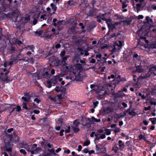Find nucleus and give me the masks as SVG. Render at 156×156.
<instances>
[{"mask_svg":"<svg viewBox=\"0 0 156 156\" xmlns=\"http://www.w3.org/2000/svg\"><path fill=\"white\" fill-rule=\"evenodd\" d=\"M22 108L26 110H28L29 108L27 107V104L26 103L23 102L22 105Z\"/></svg>","mask_w":156,"mask_h":156,"instance_id":"obj_34","label":"nucleus"},{"mask_svg":"<svg viewBox=\"0 0 156 156\" xmlns=\"http://www.w3.org/2000/svg\"><path fill=\"white\" fill-rule=\"evenodd\" d=\"M94 12L93 10H90L89 12V16H92L94 15Z\"/></svg>","mask_w":156,"mask_h":156,"instance_id":"obj_60","label":"nucleus"},{"mask_svg":"<svg viewBox=\"0 0 156 156\" xmlns=\"http://www.w3.org/2000/svg\"><path fill=\"white\" fill-rule=\"evenodd\" d=\"M149 102L151 105H154V106L156 105V101H149Z\"/></svg>","mask_w":156,"mask_h":156,"instance_id":"obj_61","label":"nucleus"},{"mask_svg":"<svg viewBox=\"0 0 156 156\" xmlns=\"http://www.w3.org/2000/svg\"><path fill=\"white\" fill-rule=\"evenodd\" d=\"M34 101H36L37 104H39L41 101V100L38 99L37 98H36L34 99Z\"/></svg>","mask_w":156,"mask_h":156,"instance_id":"obj_63","label":"nucleus"},{"mask_svg":"<svg viewBox=\"0 0 156 156\" xmlns=\"http://www.w3.org/2000/svg\"><path fill=\"white\" fill-rule=\"evenodd\" d=\"M50 6L51 7L52 9H53L54 11L53 13L54 14L55 13V11L57 9V7L53 3L51 4Z\"/></svg>","mask_w":156,"mask_h":156,"instance_id":"obj_21","label":"nucleus"},{"mask_svg":"<svg viewBox=\"0 0 156 156\" xmlns=\"http://www.w3.org/2000/svg\"><path fill=\"white\" fill-rule=\"evenodd\" d=\"M99 104V102L98 101H96L95 102H93V104L94 106V108H96L98 105V104Z\"/></svg>","mask_w":156,"mask_h":156,"instance_id":"obj_51","label":"nucleus"},{"mask_svg":"<svg viewBox=\"0 0 156 156\" xmlns=\"http://www.w3.org/2000/svg\"><path fill=\"white\" fill-rule=\"evenodd\" d=\"M67 4L70 6H72L74 5L73 0H69L67 2Z\"/></svg>","mask_w":156,"mask_h":156,"instance_id":"obj_44","label":"nucleus"},{"mask_svg":"<svg viewBox=\"0 0 156 156\" xmlns=\"http://www.w3.org/2000/svg\"><path fill=\"white\" fill-rule=\"evenodd\" d=\"M21 98L25 102H28L29 101L28 99L26 97H22Z\"/></svg>","mask_w":156,"mask_h":156,"instance_id":"obj_56","label":"nucleus"},{"mask_svg":"<svg viewBox=\"0 0 156 156\" xmlns=\"http://www.w3.org/2000/svg\"><path fill=\"white\" fill-rule=\"evenodd\" d=\"M72 128L73 129V131L74 133H77L80 131V129L78 127L72 126Z\"/></svg>","mask_w":156,"mask_h":156,"instance_id":"obj_24","label":"nucleus"},{"mask_svg":"<svg viewBox=\"0 0 156 156\" xmlns=\"http://www.w3.org/2000/svg\"><path fill=\"white\" fill-rule=\"evenodd\" d=\"M120 82L119 80L114 79L111 82L108 84V86L110 87H112L115 89L117 84Z\"/></svg>","mask_w":156,"mask_h":156,"instance_id":"obj_5","label":"nucleus"},{"mask_svg":"<svg viewBox=\"0 0 156 156\" xmlns=\"http://www.w3.org/2000/svg\"><path fill=\"white\" fill-rule=\"evenodd\" d=\"M155 71H156V66H155L151 67L149 69V72H150L151 74L153 73L155 75L154 72Z\"/></svg>","mask_w":156,"mask_h":156,"instance_id":"obj_12","label":"nucleus"},{"mask_svg":"<svg viewBox=\"0 0 156 156\" xmlns=\"http://www.w3.org/2000/svg\"><path fill=\"white\" fill-rule=\"evenodd\" d=\"M16 111L17 112H20L21 111V108L20 107L19 105L17 106L16 107Z\"/></svg>","mask_w":156,"mask_h":156,"instance_id":"obj_54","label":"nucleus"},{"mask_svg":"<svg viewBox=\"0 0 156 156\" xmlns=\"http://www.w3.org/2000/svg\"><path fill=\"white\" fill-rule=\"evenodd\" d=\"M101 19L104 21H106V23H107V21H108V22H111V20L110 19H106L104 17H101Z\"/></svg>","mask_w":156,"mask_h":156,"instance_id":"obj_45","label":"nucleus"},{"mask_svg":"<svg viewBox=\"0 0 156 156\" xmlns=\"http://www.w3.org/2000/svg\"><path fill=\"white\" fill-rule=\"evenodd\" d=\"M126 1H127V0H125V1L124 2H122V8L123 9L127 7V6L128 5L126 4Z\"/></svg>","mask_w":156,"mask_h":156,"instance_id":"obj_32","label":"nucleus"},{"mask_svg":"<svg viewBox=\"0 0 156 156\" xmlns=\"http://www.w3.org/2000/svg\"><path fill=\"white\" fill-rule=\"evenodd\" d=\"M66 53V51L65 50H63L61 51L60 54V56L61 57H63L65 55V54Z\"/></svg>","mask_w":156,"mask_h":156,"instance_id":"obj_55","label":"nucleus"},{"mask_svg":"<svg viewBox=\"0 0 156 156\" xmlns=\"http://www.w3.org/2000/svg\"><path fill=\"white\" fill-rule=\"evenodd\" d=\"M149 42V41L147 40V48H156V41L151 42L149 45L148 44Z\"/></svg>","mask_w":156,"mask_h":156,"instance_id":"obj_6","label":"nucleus"},{"mask_svg":"<svg viewBox=\"0 0 156 156\" xmlns=\"http://www.w3.org/2000/svg\"><path fill=\"white\" fill-rule=\"evenodd\" d=\"M146 78V74L144 76H141L137 78V81H139L140 80H142Z\"/></svg>","mask_w":156,"mask_h":156,"instance_id":"obj_33","label":"nucleus"},{"mask_svg":"<svg viewBox=\"0 0 156 156\" xmlns=\"http://www.w3.org/2000/svg\"><path fill=\"white\" fill-rule=\"evenodd\" d=\"M149 23H153V20L150 19L149 16H147V24Z\"/></svg>","mask_w":156,"mask_h":156,"instance_id":"obj_26","label":"nucleus"},{"mask_svg":"<svg viewBox=\"0 0 156 156\" xmlns=\"http://www.w3.org/2000/svg\"><path fill=\"white\" fill-rule=\"evenodd\" d=\"M138 95L143 99H145L146 98L145 95L144 94H142L141 93H139Z\"/></svg>","mask_w":156,"mask_h":156,"instance_id":"obj_57","label":"nucleus"},{"mask_svg":"<svg viewBox=\"0 0 156 156\" xmlns=\"http://www.w3.org/2000/svg\"><path fill=\"white\" fill-rule=\"evenodd\" d=\"M119 34L118 33H117V34H116L115 33H113V34H112L109 37V38H113L114 37H115L116 38Z\"/></svg>","mask_w":156,"mask_h":156,"instance_id":"obj_22","label":"nucleus"},{"mask_svg":"<svg viewBox=\"0 0 156 156\" xmlns=\"http://www.w3.org/2000/svg\"><path fill=\"white\" fill-rule=\"evenodd\" d=\"M13 16H14V17L13 19V21L14 23L19 22L21 19L20 17H19V19H18V18L19 17V16L17 14H15V12H13L12 13H8L7 14L5 13H3V15L1 16V18L2 20H3L4 19L13 18Z\"/></svg>","mask_w":156,"mask_h":156,"instance_id":"obj_3","label":"nucleus"},{"mask_svg":"<svg viewBox=\"0 0 156 156\" xmlns=\"http://www.w3.org/2000/svg\"><path fill=\"white\" fill-rule=\"evenodd\" d=\"M60 30L58 29L57 30H55V32L54 33V35H57L59 34V31Z\"/></svg>","mask_w":156,"mask_h":156,"instance_id":"obj_59","label":"nucleus"},{"mask_svg":"<svg viewBox=\"0 0 156 156\" xmlns=\"http://www.w3.org/2000/svg\"><path fill=\"white\" fill-rule=\"evenodd\" d=\"M91 25L93 27H95L97 26L96 23L95 22H92L91 24Z\"/></svg>","mask_w":156,"mask_h":156,"instance_id":"obj_62","label":"nucleus"},{"mask_svg":"<svg viewBox=\"0 0 156 156\" xmlns=\"http://www.w3.org/2000/svg\"><path fill=\"white\" fill-rule=\"evenodd\" d=\"M43 31L42 30H40L39 31H37L35 32L36 34H38L39 36H40L43 33Z\"/></svg>","mask_w":156,"mask_h":156,"instance_id":"obj_39","label":"nucleus"},{"mask_svg":"<svg viewBox=\"0 0 156 156\" xmlns=\"http://www.w3.org/2000/svg\"><path fill=\"white\" fill-rule=\"evenodd\" d=\"M16 45L20 46L22 44V42L19 40H17L16 41Z\"/></svg>","mask_w":156,"mask_h":156,"instance_id":"obj_42","label":"nucleus"},{"mask_svg":"<svg viewBox=\"0 0 156 156\" xmlns=\"http://www.w3.org/2000/svg\"><path fill=\"white\" fill-rule=\"evenodd\" d=\"M22 56V54L20 53H19L18 55H17L16 57V58L17 62H18L19 61H21V58H22L21 57Z\"/></svg>","mask_w":156,"mask_h":156,"instance_id":"obj_35","label":"nucleus"},{"mask_svg":"<svg viewBox=\"0 0 156 156\" xmlns=\"http://www.w3.org/2000/svg\"><path fill=\"white\" fill-rule=\"evenodd\" d=\"M20 151L21 153H23L24 155H25L27 154V152L24 149H21L20 150Z\"/></svg>","mask_w":156,"mask_h":156,"instance_id":"obj_50","label":"nucleus"},{"mask_svg":"<svg viewBox=\"0 0 156 156\" xmlns=\"http://www.w3.org/2000/svg\"><path fill=\"white\" fill-rule=\"evenodd\" d=\"M6 8L4 6H3L2 7H0V14L3 15V13H4V12H6Z\"/></svg>","mask_w":156,"mask_h":156,"instance_id":"obj_17","label":"nucleus"},{"mask_svg":"<svg viewBox=\"0 0 156 156\" xmlns=\"http://www.w3.org/2000/svg\"><path fill=\"white\" fill-rule=\"evenodd\" d=\"M51 81H50V80H48L47 81V87L48 88H50L51 86Z\"/></svg>","mask_w":156,"mask_h":156,"instance_id":"obj_37","label":"nucleus"},{"mask_svg":"<svg viewBox=\"0 0 156 156\" xmlns=\"http://www.w3.org/2000/svg\"><path fill=\"white\" fill-rule=\"evenodd\" d=\"M50 71V69L49 68H44L43 69V71L41 72V76L43 78H46L47 79H49L50 76L51 75L48 73V72Z\"/></svg>","mask_w":156,"mask_h":156,"instance_id":"obj_4","label":"nucleus"},{"mask_svg":"<svg viewBox=\"0 0 156 156\" xmlns=\"http://www.w3.org/2000/svg\"><path fill=\"white\" fill-rule=\"evenodd\" d=\"M16 137H6L4 139L5 143L4 147L6 148L5 151L8 152H11L13 147L12 143H15L18 140L14 139Z\"/></svg>","mask_w":156,"mask_h":156,"instance_id":"obj_2","label":"nucleus"},{"mask_svg":"<svg viewBox=\"0 0 156 156\" xmlns=\"http://www.w3.org/2000/svg\"><path fill=\"white\" fill-rule=\"evenodd\" d=\"M63 22V20H59L57 22V24L58 26H60L62 25V23Z\"/></svg>","mask_w":156,"mask_h":156,"instance_id":"obj_64","label":"nucleus"},{"mask_svg":"<svg viewBox=\"0 0 156 156\" xmlns=\"http://www.w3.org/2000/svg\"><path fill=\"white\" fill-rule=\"evenodd\" d=\"M136 5L137 12H138L139 11V9H140V8L141 6V3H137L136 4Z\"/></svg>","mask_w":156,"mask_h":156,"instance_id":"obj_52","label":"nucleus"},{"mask_svg":"<svg viewBox=\"0 0 156 156\" xmlns=\"http://www.w3.org/2000/svg\"><path fill=\"white\" fill-rule=\"evenodd\" d=\"M90 142L89 140H87L84 142V146H87L90 144Z\"/></svg>","mask_w":156,"mask_h":156,"instance_id":"obj_43","label":"nucleus"},{"mask_svg":"<svg viewBox=\"0 0 156 156\" xmlns=\"http://www.w3.org/2000/svg\"><path fill=\"white\" fill-rule=\"evenodd\" d=\"M42 139H43V141L41 143V144L43 147H44L46 146V144L48 143V141L44 139L43 138V137H42Z\"/></svg>","mask_w":156,"mask_h":156,"instance_id":"obj_16","label":"nucleus"},{"mask_svg":"<svg viewBox=\"0 0 156 156\" xmlns=\"http://www.w3.org/2000/svg\"><path fill=\"white\" fill-rule=\"evenodd\" d=\"M101 147H99L98 145H96V151H98V153H105V151H101Z\"/></svg>","mask_w":156,"mask_h":156,"instance_id":"obj_14","label":"nucleus"},{"mask_svg":"<svg viewBox=\"0 0 156 156\" xmlns=\"http://www.w3.org/2000/svg\"><path fill=\"white\" fill-rule=\"evenodd\" d=\"M88 120L89 121V122H91L92 121L93 122H96V120L95 119H96V118H95L93 116L91 117V120L90 118H88Z\"/></svg>","mask_w":156,"mask_h":156,"instance_id":"obj_40","label":"nucleus"},{"mask_svg":"<svg viewBox=\"0 0 156 156\" xmlns=\"http://www.w3.org/2000/svg\"><path fill=\"white\" fill-rule=\"evenodd\" d=\"M69 22L72 25H76L77 24V20L75 17H73L70 19L69 20Z\"/></svg>","mask_w":156,"mask_h":156,"instance_id":"obj_9","label":"nucleus"},{"mask_svg":"<svg viewBox=\"0 0 156 156\" xmlns=\"http://www.w3.org/2000/svg\"><path fill=\"white\" fill-rule=\"evenodd\" d=\"M150 93L152 95H155L156 94V89H152L150 92Z\"/></svg>","mask_w":156,"mask_h":156,"instance_id":"obj_25","label":"nucleus"},{"mask_svg":"<svg viewBox=\"0 0 156 156\" xmlns=\"http://www.w3.org/2000/svg\"><path fill=\"white\" fill-rule=\"evenodd\" d=\"M73 39H76V36H74L73 37ZM74 42L76 44L78 45V44H80L81 41H80V39L77 40H75L74 41Z\"/></svg>","mask_w":156,"mask_h":156,"instance_id":"obj_20","label":"nucleus"},{"mask_svg":"<svg viewBox=\"0 0 156 156\" xmlns=\"http://www.w3.org/2000/svg\"><path fill=\"white\" fill-rule=\"evenodd\" d=\"M135 67L136 69L135 70L133 71V73H135L136 72H138L139 73H141L144 72V69L142 68V67L141 65H139L138 66H135Z\"/></svg>","mask_w":156,"mask_h":156,"instance_id":"obj_7","label":"nucleus"},{"mask_svg":"<svg viewBox=\"0 0 156 156\" xmlns=\"http://www.w3.org/2000/svg\"><path fill=\"white\" fill-rule=\"evenodd\" d=\"M105 137H96V138L94 139V142L96 144V143H98V141H99V140L100 139H104Z\"/></svg>","mask_w":156,"mask_h":156,"instance_id":"obj_28","label":"nucleus"},{"mask_svg":"<svg viewBox=\"0 0 156 156\" xmlns=\"http://www.w3.org/2000/svg\"><path fill=\"white\" fill-rule=\"evenodd\" d=\"M132 21V20H125L122 21V22L124 23L123 25H124L128 26L131 24V23Z\"/></svg>","mask_w":156,"mask_h":156,"instance_id":"obj_13","label":"nucleus"},{"mask_svg":"<svg viewBox=\"0 0 156 156\" xmlns=\"http://www.w3.org/2000/svg\"><path fill=\"white\" fill-rule=\"evenodd\" d=\"M30 92H25L24 93V96L26 97H27L28 99H29L30 98V96L29 95Z\"/></svg>","mask_w":156,"mask_h":156,"instance_id":"obj_49","label":"nucleus"},{"mask_svg":"<svg viewBox=\"0 0 156 156\" xmlns=\"http://www.w3.org/2000/svg\"><path fill=\"white\" fill-rule=\"evenodd\" d=\"M105 134L107 135H109L111 134V130L109 129H105Z\"/></svg>","mask_w":156,"mask_h":156,"instance_id":"obj_38","label":"nucleus"},{"mask_svg":"<svg viewBox=\"0 0 156 156\" xmlns=\"http://www.w3.org/2000/svg\"><path fill=\"white\" fill-rule=\"evenodd\" d=\"M119 146L120 147H122L124 148V144L122 142L121 140L119 141Z\"/></svg>","mask_w":156,"mask_h":156,"instance_id":"obj_29","label":"nucleus"},{"mask_svg":"<svg viewBox=\"0 0 156 156\" xmlns=\"http://www.w3.org/2000/svg\"><path fill=\"white\" fill-rule=\"evenodd\" d=\"M73 125H75L74 127H78V126L80 124V122L78 121L77 122V120H75L73 121Z\"/></svg>","mask_w":156,"mask_h":156,"instance_id":"obj_23","label":"nucleus"},{"mask_svg":"<svg viewBox=\"0 0 156 156\" xmlns=\"http://www.w3.org/2000/svg\"><path fill=\"white\" fill-rule=\"evenodd\" d=\"M25 48L26 49H27L28 50H31L33 52H34V49L35 48L33 45H27V46L25 47Z\"/></svg>","mask_w":156,"mask_h":156,"instance_id":"obj_18","label":"nucleus"},{"mask_svg":"<svg viewBox=\"0 0 156 156\" xmlns=\"http://www.w3.org/2000/svg\"><path fill=\"white\" fill-rule=\"evenodd\" d=\"M79 142V140L75 137H73L70 141V144L73 146H76L78 144Z\"/></svg>","mask_w":156,"mask_h":156,"instance_id":"obj_8","label":"nucleus"},{"mask_svg":"<svg viewBox=\"0 0 156 156\" xmlns=\"http://www.w3.org/2000/svg\"><path fill=\"white\" fill-rule=\"evenodd\" d=\"M77 49L79 51H81L80 53V54L81 55H83V54L84 53L83 52H82V51H83V50L82 48L78 47L77 48Z\"/></svg>","mask_w":156,"mask_h":156,"instance_id":"obj_41","label":"nucleus"},{"mask_svg":"<svg viewBox=\"0 0 156 156\" xmlns=\"http://www.w3.org/2000/svg\"><path fill=\"white\" fill-rule=\"evenodd\" d=\"M70 126H68L67 127V129H66L65 131V133H69L70 132Z\"/></svg>","mask_w":156,"mask_h":156,"instance_id":"obj_48","label":"nucleus"},{"mask_svg":"<svg viewBox=\"0 0 156 156\" xmlns=\"http://www.w3.org/2000/svg\"><path fill=\"white\" fill-rule=\"evenodd\" d=\"M128 114L130 115L135 116L136 115V113L133 110H132L131 111L128 112Z\"/></svg>","mask_w":156,"mask_h":156,"instance_id":"obj_27","label":"nucleus"},{"mask_svg":"<svg viewBox=\"0 0 156 156\" xmlns=\"http://www.w3.org/2000/svg\"><path fill=\"white\" fill-rule=\"evenodd\" d=\"M76 67L79 69H81L82 68V65L79 63H77L75 65Z\"/></svg>","mask_w":156,"mask_h":156,"instance_id":"obj_47","label":"nucleus"},{"mask_svg":"<svg viewBox=\"0 0 156 156\" xmlns=\"http://www.w3.org/2000/svg\"><path fill=\"white\" fill-rule=\"evenodd\" d=\"M69 57V55H66L65 56L61 57L62 58V62L64 66H65L67 65V64L66 62V61L67 60V58Z\"/></svg>","mask_w":156,"mask_h":156,"instance_id":"obj_11","label":"nucleus"},{"mask_svg":"<svg viewBox=\"0 0 156 156\" xmlns=\"http://www.w3.org/2000/svg\"><path fill=\"white\" fill-rule=\"evenodd\" d=\"M60 92L63 93L64 92H65L66 90V88L63 87H62L61 86L60 87Z\"/></svg>","mask_w":156,"mask_h":156,"instance_id":"obj_36","label":"nucleus"},{"mask_svg":"<svg viewBox=\"0 0 156 156\" xmlns=\"http://www.w3.org/2000/svg\"><path fill=\"white\" fill-rule=\"evenodd\" d=\"M55 90L57 93L60 92V89L59 86H56L55 88L54 89Z\"/></svg>","mask_w":156,"mask_h":156,"instance_id":"obj_58","label":"nucleus"},{"mask_svg":"<svg viewBox=\"0 0 156 156\" xmlns=\"http://www.w3.org/2000/svg\"><path fill=\"white\" fill-rule=\"evenodd\" d=\"M16 50V49H15V47H14L12 46H11V48L10 50V53L12 54L14 53L15 52Z\"/></svg>","mask_w":156,"mask_h":156,"instance_id":"obj_30","label":"nucleus"},{"mask_svg":"<svg viewBox=\"0 0 156 156\" xmlns=\"http://www.w3.org/2000/svg\"><path fill=\"white\" fill-rule=\"evenodd\" d=\"M145 20L144 23V24L141 28L138 30L136 34L140 37L138 40V43L137 47L140 48V49L145 50L146 49V16L145 17Z\"/></svg>","mask_w":156,"mask_h":156,"instance_id":"obj_1","label":"nucleus"},{"mask_svg":"<svg viewBox=\"0 0 156 156\" xmlns=\"http://www.w3.org/2000/svg\"><path fill=\"white\" fill-rule=\"evenodd\" d=\"M50 81H51V82L54 84L56 83L57 82L56 76H54L53 78H51L50 80Z\"/></svg>","mask_w":156,"mask_h":156,"instance_id":"obj_19","label":"nucleus"},{"mask_svg":"<svg viewBox=\"0 0 156 156\" xmlns=\"http://www.w3.org/2000/svg\"><path fill=\"white\" fill-rule=\"evenodd\" d=\"M16 57L13 55H11L10 57V60L16 63L17 62V60Z\"/></svg>","mask_w":156,"mask_h":156,"instance_id":"obj_15","label":"nucleus"},{"mask_svg":"<svg viewBox=\"0 0 156 156\" xmlns=\"http://www.w3.org/2000/svg\"><path fill=\"white\" fill-rule=\"evenodd\" d=\"M49 98L50 99L51 101L55 102L56 101V99L55 97H51V96H50Z\"/></svg>","mask_w":156,"mask_h":156,"instance_id":"obj_53","label":"nucleus"},{"mask_svg":"<svg viewBox=\"0 0 156 156\" xmlns=\"http://www.w3.org/2000/svg\"><path fill=\"white\" fill-rule=\"evenodd\" d=\"M107 24L108 25L109 31H112L115 28V25L112 23L109 24L108 22V21H107Z\"/></svg>","mask_w":156,"mask_h":156,"instance_id":"obj_10","label":"nucleus"},{"mask_svg":"<svg viewBox=\"0 0 156 156\" xmlns=\"http://www.w3.org/2000/svg\"><path fill=\"white\" fill-rule=\"evenodd\" d=\"M48 151L50 152L53 155H56V154L55 152V150L52 148L51 149H48Z\"/></svg>","mask_w":156,"mask_h":156,"instance_id":"obj_31","label":"nucleus"},{"mask_svg":"<svg viewBox=\"0 0 156 156\" xmlns=\"http://www.w3.org/2000/svg\"><path fill=\"white\" fill-rule=\"evenodd\" d=\"M9 108L12 109L11 110H9V113H10V114H11L14 111L15 109H16V108H13L12 107H9L7 109H9Z\"/></svg>","mask_w":156,"mask_h":156,"instance_id":"obj_46","label":"nucleus"}]
</instances>
